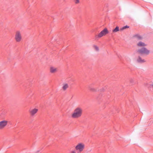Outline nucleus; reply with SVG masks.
Listing matches in <instances>:
<instances>
[{
  "label": "nucleus",
  "instance_id": "nucleus-1",
  "mask_svg": "<svg viewBox=\"0 0 153 153\" xmlns=\"http://www.w3.org/2000/svg\"><path fill=\"white\" fill-rule=\"evenodd\" d=\"M137 45L138 47H142L141 48H139L137 50V52L138 54L141 55H147L150 53V51L144 47L146 46V45L144 42L140 41L137 44Z\"/></svg>",
  "mask_w": 153,
  "mask_h": 153
},
{
  "label": "nucleus",
  "instance_id": "nucleus-2",
  "mask_svg": "<svg viewBox=\"0 0 153 153\" xmlns=\"http://www.w3.org/2000/svg\"><path fill=\"white\" fill-rule=\"evenodd\" d=\"M82 113V109L80 107H78L74 110L71 116L73 118H78L81 116Z\"/></svg>",
  "mask_w": 153,
  "mask_h": 153
},
{
  "label": "nucleus",
  "instance_id": "nucleus-3",
  "mask_svg": "<svg viewBox=\"0 0 153 153\" xmlns=\"http://www.w3.org/2000/svg\"><path fill=\"white\" fill-rule=\"evenodd\" d=\"M108 31L106 28H105L102 30L98 34L95 35V39L98 40L99 38L102 37L103 36L108 33Z\"/></svg>",
  "mask_w": 153,
  "mask_h": 153
},
{
  "label": "nucleus",
  "instance_id": "nucleus-4",
  "mask_svg": "<svg viewBox=\"0 0 153 153\" xmlns=\"http://www.w3.org/2000/svg\"><path fill=\"white\" fill-rule=\"evenodd\" d=\"M85 148V145L82 143H78L75 147L76 150L79 152H82Z\"/></svg>",
  "mask_w": 153,
  "mask_h": 153
},
{
  "label": "nucleus",
  "instance_id": "nucleus-5",
  "mask_svg": "<svg viewBox=\"0 0 153 153\" xmlns=\"http://www.w3.org/2000/svg\"><path fill=\"white\" fill-rule=\"evenodd\" d=\"M21 35L19 31L16 32L15 36V39L17 42H19L22 40Z\"/></svg>",
  "mask_w": 153,
  "mask_h": 153
},
{
  "label": "nucleus",
  "instance_id": "nucleus-6",
  "mask_svg": "<svg viewBox=\"0 0 153 153\" xmlns=\"http://www.w3.org/2000/svg\"><path fill=\"white\" fill-rule=\"evenodd\" d=\"M8 122L4 120L0 122V129L4 128L7 124Z\"/></svg>",
  "mask_w": 153,
  "mask_h": 153
},
{
  "label": "nucleus",
  "instance_id": "nucleus-7",
  "mask_svg": "<svg viewBox=\"0 0 153 153\" xmlns=\"http://www.w3.org/2000/svg\"><path fill=\"white\" fill-rule=\"evenodd\" d=\"M133 37L138 40H141L142 39L143 37L139 34H136L133 36Z\"/></svg>",
  "mask_w": 153,
  "mask_h": 153
},
{
  "label": "nucleus",
  "instance_id": "nucleus-8",
  "mask_svg": "<svg viewBox=\"0 0 153 153\" xmlns=\"http://www.w3.org/2000/svg\"><path fill=\"white\" fill-rule=\"evenodd\" d=\"M137 62L139 63H143L146 62L144 59H143L140 56H139L137 59Z\"/></svg>",
  "mask_w": 153,
  "mask_h": 153
},
{
  "label": "nucleus",
  "instance_id": "nucleus-9",
  "mask_svg": "<svg viewBox=\"0 0 153 153\" xmlns=\"http://www.w3.org/2000/svg\"><path fill=\"white\" fill-rule=\"evenodd\" d=\"M57 71V69L53 67H51L50 68V71L51 73H53L56 72Z\"/></svg>",
  "mask_w": 153,
  "mask_h": 153
},
{
  "label": "nucleus",
  "instance_id": "nucleus-10",
  "mask_svg": "<svg viewBox=\"0 0 153 153\" xmlns=\"http://www.w3.org/2000/svg\"><path fill=\"white\" fill-rule=\"evenodd\" d=\"M37 111H38V109H37L34 108L30 111V114L31 115L33 116L36 113Z\"/></svg>",
  "mask_w": 153,
  "mask_h": 153
},
{
  "label": "nucleus",
  "instance_id": "nucleus-11",
  "mask_svg": "<svg viewBox=\"0 0 153 153\" xmlns=\"http://www.w3.org/2000/svg\"><path fill=\"white\" fill-rule=\"evenodd\" d=\"M68 84H64L62 87V89L64 90H65L68 88Z\"/></svg>",
  "mask_w": 153,
  "mask_h": 153
},
{
  "label": "nucleus",
  "instance_id": "nucleus-12",
  "mask_svg": "<svg viewBox=\"0 0 153 153\" xmlns=\"http://www.w3.org/2000/svg\"><path fill=\"white\" fill-rule=\"evenodd\" d=\"M119 27L118 26H117L115 29H114L113 30L112 32L114 33H115L119 31Z\"/></svg>",
  "mask_w": 153,
  "mask_h": 153
},
{
  "label": "nucleus",
  "instance_id": "nucleus-13",
  "mask_svg": "<svg viewBox=\"0 0 153 153\" xmlns=\"http://www.w3.org/2000/svg\"><path fill=\"white\" fill-rule=\"evenodd\" d=\"M93 47H94V49L96 51H99V48L98 47H97V46L96 45H94Z\"/></svg>",
  "mask_w": 153,
  "mask_h": 153
},
{
  "label": "nucleus",
  "instance_id": "nucleus-14",
  "mask_svg": "<svg viewBox=\"0 0 153 153\" xmlns=\"http://www.w3.org/2000/svg\"><path fill=\"white\" fill-rule=\"evenodd\" d=\"M129 27V26H127V25H126L125 26H124V27H123L121 29V30H123L126 28H128Z\"/></svg>",
  "mask_w": 153,
  "mask_h": 153
},
{
  "label": "nucleus",
  "instance_id": "nucleus-15",
  "mask_svg": "<svg viewBox=\"0 0 153 153\" xmlns=\"http://www.w3.org/2000/svg\"><path fill=\"white\" fill-rule=\"evenodd\" d=\"M89 89L92 91H96V90L94 88H91L90 87H89Z\"/></svg>",
  "mask_w": 153,
  "mask_h": 153
},
{
  "label": "nucleus",
  "instance_id": "nucleus-16",
  "mask_svg": "<svg viewBox=\"0 0 153 153\" xmlns=\"http://www.w3.org/2000/svg\"><path fill=\"white\" fill-rule=\"evenodd\" d=\"M70 153H76L75 150L71 151Z\"/></svg>",
  "mask_w": 153,
  "mask_h": 153
},
{
  "label": "nucleus",
  "instance_id": "nucleus-17",
  "mask_svg": "<svg viewBox=\"0 0 153 153\" xmlns=\"http://www.w3.org/2000/svg\"><path fill=\"white\" fill-rule=\"evenodd\" d=\"M75 3L77 4L79 3V0H76L75 1Z\"/></svg>",
  "mask_w": 153,
  "mask_h": 153
},
{
  "label": "nucleus",
  "instance_id": "nucleus-18",
  "mask_svg": "<svg viewBox=\"0 0 153 153\" xmlns=\"http://www.w3.org/2000/svg\"><path fill=\"white\" fill-rule=\"evenodd\" d=\"M130 82H131L132 83L133 82V80H131V81H130Z\"/></svg>",
  "mask_w": 153,
  "mask_h": 153
},
{
  "label": "nucleus",
  "instance_id": "nucleus-19",
  "mask_svg": "<svg viewBox=\"0 0 153 153\" xmlns=\"http://www.w3.org/2000/svg\"><path fill=\"white\" fill-rule=\"evenodd\" d=\"M151 86L153 88V84L151 85Z\"/></svg>",
  "mask_w": 153,
  "mask_h": 153
},
{
  "label": "nucleus",
  "instance_id": "nucleus-20",
  "mask_svg": "<svg viewBox=\"0 0 153 153\" xmlns=\"http://www.w3.org/2000/svg\"><path fill=\"white\" fill-rule=\"evenodd\" d=\"M103 90H104V89H102V91H103Z\"/></svg>",
  "mask_w": 153,
  "mask_h": 153
}]
</instances>
